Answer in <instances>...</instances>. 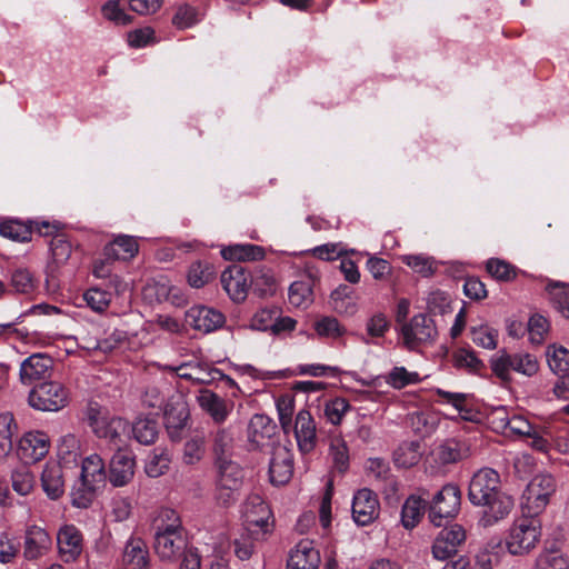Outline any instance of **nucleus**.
<instances>
[{
	"label": "nucleus",
	"mask_w": 569,
	"mask_h": 569,
	"mask_svg": "<svg viewBox=\"0 0 569 569\" xmlns=\"http://www.w3.org/2000/svg\"><path fill=\"white\" fill-rule=\"evenodd\" d=\"M379 500L377 495L368 489L358 490L352 500V517L360 526L373 522L379 516Z\"/></svg>",
	"instance_id": "2eb2a0df"
},
{
	"label": "nucleus",
	"mask_w": 569,
	"mask_h": 569,
	"mask_svg": "<svg viewBox=\"0 0 569 569\" xmlns=\"http://www.w3.org/2000/svg\"><path fill=\"white\" fill-rule=\"evenodd\" d=\"M217 469L218 475L216 483L241 488L243 472L238 463L226 458H218Z\"/></svg>",
	"instance_id": "c9c22d12"
},
{
	"label": "nucleus",
	"mask_w": 569,
	"mask_h": 569,
	"mask_svg": "<svg viewBox=\"0 0 569 569\" xmlns=\"http://www.w3.org/2000/svg\"><path fill=\"white\" fill-rule=\"evenodd\" d=\"M52 367L53 361L50 357L43 353H33L20 365V381L30 386L36 381L46 379L50 376Z\"/></svg>",
	"instance_id": "412c9836"
},
{
	"label": "nucleus",
	"mask_w": 569,
	"mask_h": 569,
	"mask_svg": "<svg viewBox=\"0 0 569 569\" xmlns=\"http://www.w3.org/2000/svg\"><path fill=\"white\" fill-rule=\"evenodd\" d=\"M0 234L14 241L26 242L31 239V229L18 220H8L0 223Z\"/></svg>",
	"instance_id": "de8ad7c7"
},
{
	"label": "nucleus",
	"mask_w": 569,
	"mask_h": 569,
	"mask_svg": "<svg viewBox=\"0 0 569 569\" xmlns=\"http://www.w3.org/2000/svg\"><path fill=\"white\" fill-rule=\"evenodd\" d=\"M187 278L188 283L192 288H202L203 286L213 280V267L208 262H194L190 266Z\"/></svg>",
	"instance_id": "c03bdc74"
},
{
	"label": "nucleus",
	"mask_w": 569,
	"mask_h": 569,
	"mask_svg": "<svg viewBox=\"0 0 569 569\" xmlns=\"http://www.w3.org/2000/svg\"><path fill=\"white\" fill-rule=\"evenodd\" d=\"M293 432L301 452H311L317 443V428L311 413L302 409L296 415Z\"/></svg>",
	"instance_id": "4be33fe9"
},
{
	"label": "nucleus",
	"mask_w": 569,
	"mask_h": 569,
	"mask_svg": "<svg viewBox=\"0 0 569 569\" xmlns=\"http://www.w3.org/2000/svg\"><path fill=\"white\" fill-rule=\"evenodd\" d=\"M103 18L117 26H128L132 22V17L121 8L119 0H108L101 8Z\"/></svg>",
	"instance_id": "5fc2aeb1"
},
{
	"label": "nucleus",
	"mask_w": 569,
	"mask_h": 569,
	"mask_svg": "<svg viewBox=\"0 0 569 569\" xmlns=\"http://www.w3.org/2000/svg\"><path fill=\"white\" fill-rule=\"evenodd\" d=\"M466 540L462 526L455 523L442 529L432 545V555L436 559L446 560L458 551V547Z\"/></svg>",
	"instance_id": "dca6fc26"
},
{
	"label": "nucleus",
	"mask_w": 569,
	"mask_h": 569,
	"mask_svg": "<svg viewBox=\"0 0 569 569\" xmlns=\"http://www.w3.org/2000/svg\"><path fill=\"white\" fill-rule=\"evenodd\" d=\"M143 295L147 299L156 300L158 302L169 301L172 305L181 306L186 302L182 290L171 283L164 277L149 282L143 290Z\"/></svg>",
	"instance_id": "b1692460"
},
{
	"label": "nucleus",
	"mask_w": 569,
	"mask_h": 569,
	"mask_svg": "<svg viewBox=\"0 0 569 569\" xmlns=\"http://www.w3.org/2000/svg\"><path fill=\"white\" fill-rule=\"evenodd\" d=\"M492 372L502 381L511 380V372H517L525 377H533L539 371V361L536 356L528 352L508 353L505 350L499 351L490 359Z\"/></svg>",
	"instance_id": "20e7f679"
},
{
	"label": "nucleus",
	"mask_w": 569,
	"mask_h": 569,
	"mask_svg": "<svg viewBox=\"0 0 569 569\" xmlns=\"http://www.w3.org/2000/svg\"><path fill=\"white\" fill-rule=\"evenodd\" d=\"M550 300L555 309L566 319H569V288L561 282H550L547 286Z\"/></svg>",
	"instance_id": "a19ab883"
},
{
	"label": "nucleus",
	"mask_w": 569,
	"mask_h": 569,
	"mask_svg": "<svg viewBox=\"0 0 569 569\" xmlns=\"http://www.w3.org/2000/svg\"><path fill=\"white\" fill-rule=\"evenodd\" d=\"M313 280L310 277L300 279L289 287V303L296 308H308L313 302Z\"/></svg>",
	"instance_id": "f704fd0d"
},
{
	"label": "nucleus",
	"mask_w": 569,
	"mask_h": 569,
	"mask_svg": "<svg viewBox=\"0 0 569 569\" xmlns=\"http://www.w3.org/2000/svg\"><path fill=\"white\" fill-rule=\"evenodd\" d=\"M320 562V552L313 541L302 539L289 551L287 569H318Z\"/></svg>",
	"instance_id": "a211bd4d"
},
{
	"label": "nucleus",
	"mask_w": 569,
	"mask_h": 569,
	"mask_svg": "<svg viewBox=\"0 0 569 569\" xmlns=\"http://www.w3.org/2000/svg\"><path fill=\"white\" fill-rule=\"evenodd\" d=\"M292 473V453L283 446L274 447L269 466L271 482L274 485H284L290 480Z\"/></svg>",
	"instance_id": "393cba45"
},
{
	"label": "nucleus",
	"mask_w": 569,
	"mask_h": 569,
	"mask_svg": "<svg viewBox=\"0 0 569 569\" xmlns=\"http://www.w3.org/2000/svg\"><path fill=\"white\" fill-rule=\"evenodd\" d=\"M133 438L141 445H151L158 437V425L153 419L139 418L132 425Z\"/></svg>",
	"instance_id": "ea45409f"
},
{
	"label": "nucleus",
	"mask_w": 569,
	"mask_h": 569,
	"mask_svg": "<svg viewBox=\"0 0 569 569\" xmlns=\"http://www.w3.org/2000/svg\"><path fill=\"white\" fill-rule=\"evenodd\" d=\"M488 273L498 281H511L517 277V269L509 262L491 258L486 263Z\"/></svg>",
	"instance_id": "8fccbe9b"
},
{
	"label": "nucleus",
	"mask_w": 569,
	"mask_h": 569,
	"mask_svg": "<svg viewBox=\"0 0 569 569\" xmlns=\"http://www.w3.org/2000/svg\"><path fill=\"white\" fill-rule=\"evenodd\" d=\"M526 329L528 330L530 342L540 345L549 329V323L545 317L535 315L529 319Z\"/></svg>",
	"instance_id": "680f3d73"
},
{
	"label": "nucleus",
	"mask_w": 569,
	"mask_h": 569,
	"mask_svg": "<svg viewBox=\"0 0 569 569\" xmlns=\"http://www.w3.org/2000/svg\"><path fill=\"white\" fill-rule=\"evenodd\" d=\"M88 420L92 431L100 439H104L114 448H120L122 437L127 431V423L119 417H111L97 405L88 409Z\"/></svg>",
	"instance_id": "423d86ee"
},
{
	"label": "nucleus",
	"mask_w": 569,
	"mask_h": 569,
	"mask_svg": "<svg viewBox=\"0 0 569 569\" xmlns=\"http://www.w3.org/2000/svg\"><path fill=\"white\" fill-rule=\"evenodd\" d=\"M502 492L499 473L491 468H482L470 480L468 498L476 506L478 503H486L488 499Z\"/></svg>",
	"instance_id": "9d476101"
},
{
	"label": "nucleus",
	"mask_w": 569,
	"mask_h": 569,
	"mask_svg": "<svg viewBox=\"0 0 569 569\" xmlns=\"http://www.w3.org/2000/svg\"><path fill=\"white\" fill-rule=\"evenodd\" d=\"M279 422L282 429L288 432L292 427V416L295 412V399L290 395L281 396L276 401Z\"/></svg>",
	"instance_id": "6e6d98bb"
},
{
	"label": "nucleus",
	"mask_w": 569,
	"mask_h": 569,
	"mask_svg": "<svg viewBox=\"0 0 569 569\" xmlns=\"http://www.w3.org/2000/svg\"><path fill=\"white\" fill-rule=\"evenodd\" d=\"M556 488V480L551 475L535 476L522 495L523 512L535 518L542 513L555 495Z\"/></svg>",
	"instance_id": "39448f33"
},
{
	"label": "nucleus",
	"mask_w": 569,
	"mask_h": 569,
	"mask_svg": "<svg viewBox=\"0 0 569 569\" xmlns=\"http://www.w3.org/2000/svg\"><path fill=\"white\" fill-rule=\"evenodd\" d=\"M477 506L483 507L478 526L488 529L508 518L513 509V499L508 493L502 492L488 499V502L478 503Z\"/></svg>",
	"instance_id": "ddd939ff"
},
{
	"label": "nucleus",
	"mask_w": 569,
	"mask_h": 569,
	"mask_svg": "<svg viewBox=\"0 0 569 569\" xmlns=\"http://www.w3.org/2000/svg\"><path fill=\"white\" fill-rule=\"evenodd\" d=\"M278 313L279 311L276 308H262L253 315L250 326L252 329L260 331L271 330Z\"/></svg>",
	"instance_id": "0e129e2a"
},
{
	"label": "nucleus",
	"mask_w": 569,
	"mask_h": 569,
	"mask_svg": "<svg viewBox=\"0 0 569 569\" xmlns=\"http://www.w3.org/2000/svg\"><path fill=\"white\" fill-rule=\"evenodd\" d=\"M426 510V501L416 495L409 496L401 509V523L406 529L415 528Z\"/></svg>",
	"instance_id": "4c0bfd02"
},
{
	"label": "nucleus",
	"mask_w": 569,
	"mask_h": 569,
	"mask_svg": "<svg viewBox=\"0 0 569 569\" xmlns=\"http://www.w3.org/2000/svg\"><path fill=\"white\" fill-rule=\"evenodd\" d=\"M366 330L370 337H383L389 330V321L383 313L378 312L368 319Z\"/></svg>",
	"instance_id": "774afa93"
},
{
	"label": "nucleus",
	"mask_w": 569,
	"mask_h": 569,
	"mask_svg": "<svg viewBox=\"0 0 569 569\" xmlns=\"http://www.w3.org/2000/svg\"><path fill=\"white\" fill-rule=\"evenodd\" d=\"M186 539L178 518L164 527H158L154 535V550L162 560H173L186 551Z\"/></svg>",
	"instance_id": "6e6552de"
},
{
	"label": "nucleus",
	"mask_w": 569,
	"mask_h": 569,
	"mask_svg": "<svg viewBox=\"0 0 569 569\" xmlns=\"http://www.w3.org/2000/svg\"><path fill=\"white\" fill-rule=\"evenodd\" d=\"M199 21L200 18L197 9L188 4L179 6L172 18V23L178 29L191 28Z\"/></svg>",
	"instance_id": "052dcab7"
},
{
	"label": "nucleus",
	"mask_w": 569,
	"mask_h": 569,
	"mask_svg": "<svg viewBox=\"0 0 569 569\" xmlns=\"http://www.w3.org/2000/svg\"><path fill=\"white\" fill-rule=\"evenodd\" d=\"M432 455L440 465L456 463L469 456V447L458 439H448L439 445Z\"/></svg>",
	"instance_id": "7c9ffc66"
},
{
	"label": "nucleus",
	"mask_w": 569,
	"mask_h": 569,
	"mask_svg": "<svg viewBox=\"0 0 569 569\" xmlns=\"http://www.w3.org/2000/svg\"><path fill=\"white\" fill-rule=\"evenodd\" d=\"M124 569H149V551L141 538H130L122 553Z\"/></svg>",
	"instance_id": "c85d7f7f"
},
{
	"label": "nucleus",
	"mask_w": 569,
	"mask_h": 569,
	"mask_svg": "<svg viewBox=\"0 0 569 569\" xmlns=\"http://www.w3.org/2000/svg\"><path fill=\"white\" fill-rule=\"evenodd\" d=\"M12 488L20 496L29 495L34 488L36 479L27 466H20L12 471Z\"/></svg>",
	"instance_id": "a18cd8bd"
},
{
	"label": "nucleus",
	"mask_w": 569,
	"mask_h": 569,
	"mask_svg": "<svg viewBox=\"0 0 569 569\" xmlns=\"http://www.w3.org/2000/svg\"><path fill=\"white\" fill-rule=\"evenodd\" d=\"M546 360L549 369L556 376L569 372V349L559 345H549L546 349Z\"/></svg>",
	"instance_id": "58836bf2"
},
{
	"label": "nucleus",
	"mask_w": 569,
	"mask_h": 569,
	"mask_svg": "<svg viewBox=\"0 0 569 569\" xmlns=\"http://www.w3.org/2000/svg\"><path fill=\"white\" fill-rule=\"evenodd\" d=\"M329 456L332 460L333 468L339 472H345L349 467V450L346 441L335 436L330 439Z\"/></svg>",
	"instance_id": "37998d69"
},
{
	"label": "nucleus",
	"mask_w": 569,
	"mask_h": 569,
	"mask_svg": "<svg viewBox=\"0 0 569 569\" xmlns=\"http://www.w3.org/2000/svg\"><path fill=\"white\" fill-rule=\"evenodd\" d=\"M197 402L217 423L224 422L231 411V407L224 399L208 389L199 391Z\"/></svg>",
	"instance_id": "cd10ccee"
},
{
	"label": "nucleus",
	"mask_w": 569,
	"mask_h": 569,
	"mask_svg": "<svg viewBox=\"0 0 569 569\" xmlns=\"http://www.w3.org/2000/svg\"><path fill=\"white\" fill-rule=\"evenodd\" d=\"M420 446L417 442H405L393 453V461L398 467L410 468L416 466L421 458Z\"/></svg>",
	"instance_id": "79ce46f5"
},
{
	"label": "nucleus",
	"mask_w": 569,
	"mask_h": 569,
	"mask_svg": "<svg viewBox=\"0 0 569 569\" xmlns=\"http://www.w3.org/2000/svg\"><path fill=\"white\" fill-rule=\"evenodd\" d=\"M163 371L176 373L179 378L191 381L194 385H209L217 380L218 369L210 367L200 360H189L177 366L159 365Z\"/></svg>",
	"instance_id": "f8f14e48"
},
{
	"label": "nucleus",
	"mask_w": 569,
	"mask_h": 569,
	"mask_svg": "<svg viewBox=\"0 0 569 569\" xmlns=\"http://www.w3.org/2000/svg\"><path fill=\"white\" fill-rule=\"evenodd\" d=\"M461 492L458 486L449 483L433 497L429 510L431 522L440 527L445 518L455 517L460 509Z\"/></svg>",
	"instance_id": "9b49d317"
},
{
	"label": "nucleus",
	"mask_w": 569,
	"mask_h": 569,
	"mask_svg": "<svg viewBox=\"0 0 569 569\" xmlns=\"http://www.w3.org/2000/svg\"><path fill=\"white\" fill-rule=\"evenodd\" d=\"M350 405L347 399L336 397L326 401L323 406V416L328 422L338 426L341 423L345 415L349 411Z\"/></svg>",
	"instance_id": "49530a36"
},
{
	"label": "nucleus",
	"mask_w": 569,
	"mask_h": 569,
	"mask_svg": "<svg viewBox=\"0 0 569 569\" xmlns=\"http://www.w3.org/2000/svg\"><path fill=\"white\" fill-rule=\"evenodd\" d=\"M40 480L48 498L56 500L64 493L63 470L57 461H48L44 465Z\"/></svg>",
	"instance_id": "bb28decb"
},
{
	"label": "nucleus",
	"mask_w": 569,
	"mask_h": 569,
	"mask_svg": "<svg viewBox=\"0 0 569 569\" xmlns=\"http://www.w3.org/2000/svg\"><path fill=\"white\" fill-rule=\"evenodd\" d=\"M50 440L42 431L26 432L18 443V455L24 463H36L49 452Z\"/></svg>",
	"instance_id": "4468645a"
},
{
	"label": "nucleus",
	"mask_w": 569,
	"mask_h": 569,
	"mask_svg": "<svg viewBox=\"0 0 569 569\" xmlns=\"http://www.w3.org/2000/svg\"><path fill=\"white\" fill-rule=\"evenodd\" d=\"M204 437L197 435L184 443L182 460L186 465L198 463L204 456Z\"/></svg>",
	"instance_id": "864d4df0"
},
{
	"label": "nucleus",
	"mask_w": 569,
	"mask_h": 569,
	"mask_svg": "<svg viewBox=\"0 0 569 569\" xmlns=\"http://www.w3.org/2000/svg\"><path fill=\"white\" fill-rule=\"evenodd\" d=\"M60 558L64 562L74 561L82 552V535L73 525L60 528L57 535Z\"/></svg>",
	"instance_id": "5701e85b"
},
{
	"label": "nucleus",
	"mask_w": 569,
	"mask_h": 569,
	"mask_svg": "<svg viewBox=\"0 0 569 569\" xmlns=\"http://www.w3.org/2000/svg\"><path fill=\"white\" fill-rule=\"evenodd\" d=\"M136 460L132 452L120 448L112 456L109 467V480L114 487L128 485L134 476Z\"/></svg>",
	"instance_id": "aec40b11"
},
{
	"label": "nucleus",
	"mask_w": 569,
	"mask_h": 569,
	"mask_svg": "<svg viewBox=\"0 0 569 569\" xmlns=\"http://www.w3.org/2000/svg\"><path fill=\"white\" fill-rule=\"evenodd\" d=\"M52 547V539L46 529L39 526H29L23 538V557L27 560H37L44 557Z\"/></svg>",
	"instance_id": "6ab92c4d"
},
{
	"label": "nucleus",
	"mask_w": 569,
	"mask_h": 569,
	"mask_svg": "<svg viewBox=\"0 0 569 569\" xmlns=\"http://www.w3.org/2000/svg\"><path fill=\"white\" fill-rule=\"evenodd\" d=\"M276 432V425L266 415H254L248 425V439L256 447H264Z\"/></svg>",
	"instance_id": "c756f323"
},
{
	"label": "nucleus",
	"mask_w": 569,
	"mask_h": 569,
	"mask_svg": "<svg viewBox=\"0 0 569 569\" xmlns=\"http://www.w3.org/2000/svg\"><path fill=\"white\" fill-rule=\"evenodd\" d=\"M401 261L422 277H430L437 269L435 260L425 254H405Z\"/></svg>",
	"instance_id": "09e8293b"
},
{
	"label": "nucleus",
	"mask_w": 569,
	"mask_h": 569,
	"mask_svg": "<svg viewBox=\"0 0 569 569\" xmlns=\"http://www.w3.org/2000/svg\"><path fill=\"white\" fill-rule=\"evenodd\" d=\"M52 259L57 264H63L71 256L72 247L62 236L54 237L50 242Z\"/></svg>",
	"instance_id": "69168bd1"
},
{
	"label": "nucleus",
	"mask_w": 569,
	"mask_h": 569,
	"mask_svg": "<svg viewBox=\"0 0 569 569\" xmlns=\"http://www.w3.org/2000/svg\"><path fill=\"white\" fill-rule=\"evenodd\" d=\"M107 473L102 458L97 455L88 456L81 466L80 481L73 487L72 503L78 508H87L97 490L106 483Z\"/></svg>",
	"instance_id": "f03ea898"
},
{
	"label": "nucleus",
	"mask_w": 569,
	"mask_h": 569,
	"mask_svg": "<svg viewBox=\"0 0 569 569\" xmlns=\"http://www.w3.org/2000/svg\"><path fill=\"white\" fill-rule=\"evenodd\" d=\"M88 307L96 312H103L110 305L111 293L100 288H91L83 295Z\"/></svg>",
	"instance_id": "bf43d9fd"
},
{
	"label": "nucleus",
	"mask_w": 569,
	"mask_h": 569,
	"mask_svg": "<svg viewBox=\"0 0 569 569\" xmlns=\"http://www.w3.org/2000/svg\"><path fill=\"white\" fill-rule=\"evenodd\" d=\"M403 345L409 350L431 343L437 337V329L431 318L426 315H416L401 328Z\"/></svg>",
	"instance_id": "1a4fd4ad"
},
{
	"label": "nucleus",
	"mask_w": 569,
	"mask_h": 569,
	"mask_svg": "<svg viewBox=\"0 0 569 569\" xmlns=\"http://www.w3.org/2000/svg\"><path fill=\"white\" fill-rule=\"evenodd\" d=\"M69 402L68 389L58 381L43 382L29 393V405L41 411H59Z\"/></svg>",
	"instance_id": "0eeeda50"
},
{
	"label": "nucleus",
	"mask_w": 569,
	"mask_h": 569,
	"mask_svg": "<svg viewBox=\"0 0 569 569\" xmlns=\"http://www.w3.org/2000/svg\"><path fill=\"white\" fill-rule=\"evenodd\" d=\"M19 552V545L13 537L3 531L0 533V563H11Z\"/></svg>",
	"instance_id": "e2e57ef3"
},
{
	"label": "nucleus",
	"mask_w": 569,
	"mask_h": 569,
	"mask_svg": "<svg viewBox=\"0 0 569 569\" xmlns=\"http://www.w3.org/2000/svg\"><path fill=\"white\" fill-rule=\"evenodd\" d=\"M455 367L467 369L470 372H476L482 367V362L477 358L475 352L460 349L453 357Z\"/></svg>",
	"instance_id": "338daca9"
},
{
	"label": "nucleus",
	"mask_w": 569,
	"mask_h": 569,
	"mask_svg": "<svg viewBox=\"0 0 569 569\" xmlns=\"http://www.w3.org/2000/svg\"><path fill=\"white\" fill-rule=\"evenodd\" d=\"M383 381L396 390L405 389L409 386L418 385L422 381L417 371L408 370L403 366H395L382 376Z\"/></svg>",
	"instance_id": "72a5a7b5"
},
{
	"label": "nucleus",
	"mask_w": 569,
	"mask_h": 569,
	"mask_svg": "<svg viewBox=\"0 0 569 569\" xmlns=\"http://www.w3.org/2000/svg\"><path fill=\"white\" fill-rule=\"evenodd\" d=\"M139 244L134 237L127 234L117 236L113 241L104 247V257L113 260H130L137 256Z\"/></svg>",
	"instance_id": "2f4dec72"
},
{
	"label": "nucleus",
	"mask_w": 569,
	"mask_h": 569,
	"mask_svg": "<svg viewBox=\"0 0 569 569\" xmlns=\"http://www.w3.org/2000/svg\"><path fill=\"white\" fill-rule=\"evenodd\" d=\"M224 316L210 307L193 306L186 313V322L203 333L212 332L223 326Z\"/></svg>",
	"instance_id": "f3484780"
},
{
	"label": "nucleus",
	"mask_w": 569,
	"mask_h": 569,
	"mask_svg": "<svg viewBox=\"0 0 569 569\" xmlns=\"http://www.w3.org/2000/svg\"><path fill=\"white\" fill-rule=\"evenodd\" d=\"M170 465V457L166 451L152 452L146 462V473L151 478H158L162 476Z\"/></svg>",
	"instance_id": "4d7b16f0"
},
{
	"label": "nucleus",
	"mask_w": 569,
	"mask_h": 569,
	"mask_svg": "<svg viewBox=\"0 0 569 569\" xmlns=\"http://www.w3.org/2000/svg\"><path fill=\"white\" fill-rule=\"evenodd\" d=\"M537 569H569V560L559 551L547 550L537 558Z\"/></svg>",
	"instance_id": "13d9d810"
},
{
	"label": "nucleus",
	"mask_w": 569,
	"mask_h": 569,
	"mask_svg": "<svg viewBox=\"0 0 569 569\" xmlns=\"http://www.w3.org/2000/svg\"><path fill=\"white\" fill-rule=\"evenodd\" d=\"M331 305L335 311L340 315L353 316L358 311L355 291L347 284H340L330 296Z\"/></svg>",
	"instance_id": "473e14b6"
},
{
	"label": "nucleus",
	"mask_w": 569,
	"mask_h": 569,
	"mask_svg": "<svg viewBox=\"0 0 569 569\" xmlns=\"http://www.w3.org/2000/svg\"><path fill=\"white\" fill-rule=\"evenodd\" d=\"M222 257L227 260L256 261L264 257L262 247L251 243H237L223 248Z\"/></svg>",
	"instance_id": "e433bc0d"
},
{
	"label": "nucleus",
	"mask_w": 569,
	"mask_h": 569,
	"mask_svg": "<svg viewBox=\"0 0 569 569\" xmlns=\"http://www.w3.org/2000/svg\"><path fill=\"white\" fill-rule=\"evenodd\" d=\"M471 339L478 347L493 350L498 343V331L488 325H480L471 329Z\"/></svg>",
	"instance_id": "603ef678"
},
{
	"label": "nucleus",
	"mask_w": 569,
	"mask_h": 569,
	"mask_svg": "<svg viewBox=\"0 0 569 569\" xmlns=\"http://www.w3.org/2000/svg\"><path fill=\"white\" fill-rule=\"evenodd\" d=\"M242 518L247 532L256 541H264L273 532L274 518L269 505L259 496L250 495L242 507Z\"/></svg>",
	"instance_id": "7ed1b4c3"
},
{
	"label": "nucleus",
	"mask_w": 569,
	"mask_h": 569,
	"mask_svg": "<svg viewBox=\"0 0 569 569\" xmlns=\"http://www.w3.org/2000/svg\"><path fill=\"white\" fill-rule=\"evenodd\" d=\"M220 280L223 289L233 301L241 302L246 299L249 278L241 267L233 266L227 268L222 272Z\"/></svg>",
	"instance_id": "a878e982"
},
{
	"label": "nucleus",
	"mask_w": 569,
	"mask_h": 569,
	"mask_svg": "<svg viewBox=\"0 0 569 569\" xmlns=\"http://www.w3.org/2000/svg\"><path fill=\"white\" fill-rule=\"evenodd\" d=\"M541 535L540 521L526 515L511 522L505 533L503 546L509 555L523 557L537 548Z\"/></svg>",
	"instance_id": "f257e3e1"
},
{
	"label": "nucleus",
	"mask_w": 569,
	"mask_h": 569,
	"mask_svg": "<svg viewBox=\"0 0 569 569\" xmlns=\"http://www.w3.org/2000/svg\"><path fill=\"white\" fill-rule=\"evenodd\" d=\"M318 336L328 339H338L346 333V328L335 317H322L315 322Z\"/></svg>",
	"instance_id": "3c124183"
}]
</instances>
